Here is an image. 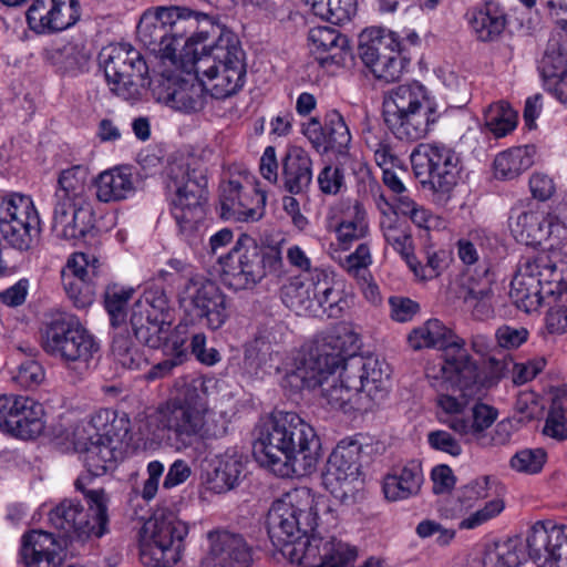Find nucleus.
I'll return each mask as SVG.
<instances>
[{
  "instance_id": "obj_31",
  "label": "nucleus",
  "mask_w": 567,
  "mask_h": 567,
  "mask_svg": "<svg viewBox=\"0 0 567 567\" xmlns=\"http://www.w3.org/2000/svg\"><path fill=\"white\" fill-rule=\"evenodd\" d=\"M308 40L321 68L343 66L347 64L348 58H351L348 38L332 27L318 25L311 28Z\"/></svg>"
},
{
  "instance_id": "obj_3",
  "label": "nucleus",
  "mask_w": 567,
  "mask_h": 567,
  "mask_svg": "<svg viewBox=\"0 0 567 567\" xmlns=\"http://www.w3.org/2000/svg\"><path fill=\"white\" fill-rule=\"evenodd\" d=\"M146 431L154 442L183 451L225 436L228 425L224 415L209 410L203 389L189 384L147 416Z\"/></svg>"
},
{
  "instance_id": "obj_29",
  "label": "nucleus",
  "mask_w": 567,
  "mask_h": 567,
  "mask_svg": "<svg viewBox=\"0 0 567 567\" xmlns=\"http://www.w3.org/2000/svg\"><path fill=\"white\" fill-rule=\"evenodd\" d=\"M493 285L494 277L488 265H480L462 285L463 305L474 319L484 320L493 316Z\"/></svg>"
},
{
  "instance_id": "obj_1",
  "label": "nucleus",
  "mask_w": 567,
  "mask_h": 567,
  "mask_svg": "<svg viewBox=\"0 0 567 567\" xmlns=\"http://www.w3.org/2000/svg\"><path fill=\"white\" fill-rule=\"evenodd\" d=\"M322 506L329 508L309 487L285 493L268 511V535L282 556L299 567H348L355 558V550L348 544L336 538L310 537Z\"/></svg>"
},
{
  "instance_id": "obj_63",
  "label": "nucleus",
  "mask_w": 567,
  "mask_h": 567,
  "mask_svg": "<svg viewBox=\"0 0 567 567\" xmlns=\"http://www.w3.org/2000/svg\"><path fill=\"white\" fill-rule=\"evenodd\" d=\"M317 183L324 195H337L344 185L343 169L338 166L326 165L318 174Z\"/></svg>"
},
{
  "instance_id": "obj_52",
  "label": "nucleus",
  "mask_w": 567,
  "mask_h": 567,
  "mask_svg": "<svg viewBox=\"0 0 567 567\" xmlns=\"http://www.w3.org/2000/svg\"><path fill=\"white\" fill-rule=\"evenodd\" d=\"M171 326L172 323H162L151 317L146 321H138L137 312L131 311L130 327L135 339L152 349L161 348Z\"/></svg>"
},
{
  "instance_id": "obj_21",
  "label": "nucleus",
  "mask_w": 567,
  "mask_h": 567,
  "mask_svg": "<svg viewBox=\"0 0 567 567\" xmlns=\"http://www.w3.org/2000/svg\"><path fill=\"white\" fill-rule=\"evenodd\" d=\"M184 301L189 316L212 330L219 329L227 320L226 296L208 279H189L185 286Z\"/></svg>"
},
{
  "instance_id": "obj_22",
  "label": "nucleus",
  "mask_w": 567,
  "mask_h": 567,
  "mask_svg": "<svg viewBox=\"0 0 567 567\" xmlns=\"http://www.w3.org/2000/svg\"><path fill=\"white\" fill-rule=\"evenodd\" d=\"M205 86L200 81L185 79L178 74H161L154 79L152 94L154 99L167 106L192 113L200 111L205 105Z\"/></svg>"
},
{
  "instance_id": "obj_48",
  "label": "nucleus",
  "mask_w": 567,
  "mask_h": 567,
  "mask_svg": "<svg viewBox=\"0 0 567 567\" xmlns=\"http://www.w3.org/2000/svg\"><path fill=\"white\" fill-rule=\"evenodd\" d=\"M245 464L236 453H225L217 458L212 477L213 488L217 493L228 492L239 485L244 477Z\"/></svg>"
},
{
  "instance_id": "obj_57",
  "label": "nucleus",
  "mask_w": 567,
  "mask_h": 567,
  "mask_svg": "<svg viewBox=\"0 0 567 567\" xmlns=\"http://www.w3.org/2000/svg\"><path fill=\"white\" fill-rule=\"evenodd\" d=\"M523 266L532 277L535 278L536 282L540 286L551 282L559 277H563L561 272L558 271L556 264L550 259L549 255L543 252L538 254L533 258H527Z\"/></svg>"
},
{
  "instance_id": "obj_24",
  "label": "nucleus",
  "mask_w": 567,
  "mask_h": 567,
  "mask_svg": "<svg viewBox=\"0 0 567 567\" xmlns=\"http://www.w3.org/2000/svg\"><path fill=\"white\" fill-rule=\"evenodd\" d=\"M99 260L84 252L74 254L62 271V284L68 297L78 308L94 301Z\"/></svg>"
},
{
  "instance_id": "obj_46",
  "label": "nucleus",
  "mask_w": 567,
  "mask_h": 567,
  "mask_svg": "<svg viewBox=\"0 0 567 567\" xmlns=\"http://www.w3.org/2000/svg\"><path fill=\"white\" fill-rule=\"evenodd\" d=\"M528 556L526 539L512 537L498 542L484 557V567H518Z\"/></svg>"
},
{
  "instance_id": "obj_28",
  "label": "nucleus",
  "mask_w": 567,
  "mask_h": 567,
  "mask_svg": "<svg viewBox=\"0 0 567 567\" xmlns=\"http://www.w3.org/2000/svg\"><path fill=\"white\" fill-rule=\"evenodd\" d=\"M497 415V410L488 404L476 405L473 409L471 425L457 422L454 427L462 433V436H466L482 447L505 445L511 440L509 422H498L492 431H488Z\"/></svg>"
},
{
  "instance_id": "obj_64",
  "label": "nucleus",
  "mask_w": 567,
  "mask_h": 567,
  "mask_svg": "<svg viewBox=\"0 0 567 567\" xmlns=\"http://www.w3.org/2000/svg\"><path fill=\"white\" fill-rule=\"evenodd\" d=\"M45 378L42 365L34 360H27L20 364L14 380L23 388L31 389L40 385Z\"/></svg>"
},
{
  "instance_id": "obj_4",
  "label": "nucleus",
  "mask_w": 567,
  "mask_h": 567,
  "mask_svg": "<svg viewBox=\"0 0 567 567\" xmlns=\"http://www.w3.org/2000/svg\"><path fill=\"white\" fill-rule=\"evenodd\" d=\"M207 167L189 153L174 155L166 167V190L178 236L192 247L203 243L206 231Z\"/></svg>"
},
{
  "instance_id": "obj_61",
  "label": "nucleus",
  "mask_w": 567,
  "mask_h": 567,
  "mask_svg": "<svg viewBox=\"0 0 567 567\" xmlns=\"http://www.w3.org/2000/svg\"><path fill=\"white\" fill-rule=\"evenodd\" d=\"M186 341V324L181 323L173 331L171 329L167 331V338L164 339L161 347L166 355L181 359L184 362L187 359Z\"/></svg>"
},
{
  "instance_id": "obj_20",
  "label": "nucleus",
  "mask_w": 567,
  "mask_h": 567,
  "mask_svg": "<svg viewBox=\"0 0 567 567\" xmlns=\"http://www.w3.org/2000/svg\"><path fill=\"white\" fill-rule=\"evenodd\" d=\"M134 290L117 285L109 286L104 293V306L115 329L112 354L123 368L137 370L146 363V359L128 334L125 324V308Z\"/></svg>"
},
{
  "instance_id": "obj_36",
  "label": "nucleus",
  "mask_w": 567,
  "mask_h": 567,
  "mask_svg": "<svg viewBox=\"0 0 567 567\" xmlns=\"http://www.w3.org/2000/svg\"><path fill=\"white\" fill-rule=\"evenodd\" d=\"M96 198L102 203L127 199L135 193V183L131 169L114 167L106 169L94 179Z\"/></svg>"
},
{
  "instance_id": "obj_43",
  "label": "nucleus",
  "mask_w": 567,
  "mask_h": 567,
  "mask_svg": "<svg viewBox=\"0 0 567 567\" xmlns=\"http://www.w3.org/2000/svg\"><path fill=\"white\" fill-rule=\"evenodd\" d=\"M542 286L520 265L517 275L511 284L509 296L516 307L527 313L536 311L544 305Z\"/></svg>"
},
{
  "instance_id": "obj_58",
  "label": "nucleus",
  "mask_w": 567,
  "mask_h": 567,
  "mask_svg": "<svg viewBox=\"0 0 567 567\" xmlns=\"http://www.w3.org/2000/svg\"><path fill=\"white\" fill-rule=\"evenodd\" d=\"M52 58L64 71H81L90 59L84 48L78 43L64 44L53 52Z\"/></svg>"
},
{
  "instance_id": "obj_9",
  "label": "nucleus",
  "mask_w": 567,
  "mask_h": 567,
  "mask_svg": "<svg viewBox=\"0 0 567 567\" xmlns=\"http://www.w3.org/2000/svg\"><path fill=\"white\" fill-rule=\"evenodd\" d=\"M219 262L221 280L234 290L252 289L267 276L279 274L284 266L279 243H258L245 233Z\"/></svg>"
},
{
  "instance_id": "obj_56",
  "label": "nucleus",
  "mask_w": 567,
  "mask_h": 567,
  "mask_svg": "<svg viewBox=\"0 0 567 567\" xmlns=\"http://www.w3.org/2000/svg\"><path fill=\"white\" fill-rule=\"evenodd\" d=\"M281 293L287 307L296 311L311 308L313 303L312 274L309 282H305L300 278H293L282 287Z\"/></svg>"
},
{
  "instance_id": "obj_33",
  "label": "nucleus",
  "mask_w": 567,
  "mask_h": 567,
  "mask_svg": "<svg viewBox=\"0 0 567 567\" xmlns=\"http://www.w3.org/2000/svg\"><path fill=\"white\" fill-rule=\"evenodd\" d=\"M52 230L65 240L84 238L94 227V213L91 205L53 207Z\"/></svg>"
},
{
  "instance_id": "obj_23",
  "label": "nucleus",
  "mask_w": 567,
  "mask_h": 567,
  "mask_svg": "<svg viewBox=\"0 0 567 567\" xmlns=\"http://www.w3.org/2000/svg\"><path fill=\"white\" fill-rule=\"evenodd\" d=\"M80 16L78 0H33L27 10V22L38 34H52L74 25Z\"/></svg>"
},
{
  "instance_id": "obj_54",
  "label": "nucleus",
  "mask_w": 567,
  "mask_h": 567,
  "mask_svg": "<svg viewBox=\"0 0 567 567\" xmlns=\"http://www.w3.org/2000/svg\"><path fill=\"white\" fill-rule=\"evenodd\" d=\"M338 239L343 245H350L367 236L369 231L365 210L361 204L355 203L336 228Z\"/></svg>"
},
{
  "instance_id": "obj_11",
  "label": "nucleus",
  "mask_w": 567,
  "mask_h": 567,
  "mask_svg": "<svg viewBox=\"0 0 567 567\" xmlns=\"http://www.w3.org/2000/svg\"><path fill=\"white\" fill-rule=\"evenodd\" d=\"M352 334L332 330L317 338L307 351L295 360L293 368L282 378V386L292 392L322 386L338 370L341 355L347 352V344Z\"/></svg>"
},
{
  "instance_id": "obj_34",
  "label": "nucleus",
  "mask_w": 567,
  "mask_h": 567,
  "mask_svg": "<svg viewBox=\"0 0 567 567\" xmlns=\"http://www.w3.org/2000/svg\"><path fill=\"white\" fill-rule=\"evenodd\" d=\"M424 477L421 464L410 461L403 466H395L383 478V493L388 501L408 499L420 493Z\"/></svg>"
},
{
  "instance_id": "obj_53",
  "label": "nucleus",
  "mask_w": 567,
  "mask_h": 567,
  "mask_svg": "<svg viewBox=\"0 0 567 567\" xmlns=\"http://www.w3.org/2000/svg\"><path fill=\"white\" fill-rule=\"evenodd\" d=\"M0 233L6 243L19 251H32L40 241V225H9L0 223Z\"/></svg>"
},
{
  "instance_id": "obj_7",
  "label": "nucleus",
  "mask_w": 567,
  "mask_h": 567,
  "mask_svg": "<svg viewBox=\"0 0 567 567\" xmlns=\"http://www.w3.org/2000/svg\"><path fill=\"white\" fill-rule=\"evenodd\" d=\"M354 337L341 355L339 384L328 380L322 385V394L333 408H343L358 394H365L373 402L382 401L388 394V367L374 355L355 353Z\"/></svg>"
},
{
  "instance_id": "obj_25",
  "label": "nucleus",
  "mask_w": 567,
  "mask_h": 567,
  "mask_svg": "<svg viewBox=\"0 0 567 567\" xmlns=\"http://www.w3.org/2000/svg\"><path fill=\"white\" fill-rule=\"evenodd\" d=\"M408 342L413 350L440 348L443 362L440 365L439 372L446 369L450 355L454 357L457 361L461 355L471 357L465 349V341L455 336L452 330L447 329L437 319H430L422 326L413 329L408 336Z\"/></svg>"
},
{
  "instance_id": "obj_45",
  "label": "nucleus",
  "mask_w": 567,
  "mask_h": 567,
  "mask_svg": "<svg viewBox=\"0 0 567 567\" xmlns=\"http://www.w3.org/2000/svg\"><path fill=\"white\" fill-rule=\"evenodd\" d=\"M312 297L330 318H339L347 306L341 291L334 289L329 276L319 269L312 272Z\"/></svg>"
},
{
  "instance_id": "obj_5",
  "label": "nucleus",
  "mask_w": 567,
  "mask_h": 567,
  "mask_svg": "<svg viewBox=\"0 0 567 567\" xmlns=\"http://www.w3.org/2000/svg\"><path fill=\"white\" fill-rule=\"evenodd\" d=\"M449 357V365L440 371L441 377L426 373L431 384L437 391L436 403L441 409V422L455 433H462L454 427L457 422L468 425L473 422V409L482 405L480 402L482 384L477 363L472 357Z\"/></svg>"
},
{
  "instance_id": "obj_35",
  "label": "nucleus",
  "mask_w": 567,
  "mask_h": 567,
  "mask_svg": "<svg viewBox=\"0 0 567 567\" xmlns=\"http://www.w3.org/2000/svg\"><path fill=\"white\" fill-rule=\"evenodd\" d=\"M312 159L301 147H291L282 159V181L286 192L307 194L312 184Z\"/></svg>"
},
{
  "instance_id": "obj_14",
  "label": "nucleus",
  "mask_w": 567,
  "mask_h": 567,
  "mask_svg": "<svg viewBox=\"0 0 567 567\" xmlns=\"http://www.w3.org/2000/svg\"><path fill=\"white\" fill-rule=\"evenodd\" d=\"M89 508L74 499H64L50 512V522L65 533L80 538H101L109 532L107 498L102 488L86 489Z\"/></svg>"
},
{
  "instance_id": "obj_41",
  "label": "nucleus",
  "mask_w": 567,
  "mask_h": 567,
  "mask_svg": "<svg viewBox=\"0 0 567 567\" xmlns=\"http://www.w3.org/2000/svg\"><path fill=\"white\" fill-rule=\"evenodd\" d=\"M44 425L43 405L29 396H22L10 435L33 440L43 432Z\"/></svg>"
},
{
  "instance_id": "obj_15",
  "label": "nucleus",
  "mask_w": 567,
  "mask_h": 567,
  "mask_svg": "<svg viewBox=\"0 0 567 567\" xmlns=\"http://www.w3.org/2000/svg\"><path fill=\"white\" fill-rule=\"evenodd\" d=\"M187 525L173 513L146 522L140 543V559L148 567H172L179 559Z\"/></svg>"
},
{
  "instance_id": "obj_62",
  "label": "nucleus",
  "mask_w": 567,
  "mask_h": 567,
  "mask_svg": "<svg viewBox=\"0 0 567 567\" xmlns=\"http://www.w3.org/2000/svg\"><path fill=\"white\" fill-rule=\"evenodd\" d=\"M504 502L501 498H494L485 504L483 508L472 513L468 517L464 518L460 523L462 529H473L484 523L488 522L493 517L497 516L504 509Z\"/></svg>"
},
{
  "instance_id": "obj_59",
  "label": "nucleus",
  "mask_w": 567,
  "mask_h": 567,
  "mask_svg": "<svg viewBox=\"0 0 567 567\" xmlns=\"http://www.w3.org/2000/svg\"><path fill=\"white\" fill-rule=\"evenodd\" d=\"M547 458V453L542 447L524 449L518 451L511 460V466L528 474L538 473Z\"/></svg>"
},
{
  "instance_id": "obj_60",
  "label": "nucleus",
  "mask_w": 567,
  "mask_h": 567,
  "mask_svg": "<svg viewBox=\"0 0 567 567\" xmlns=\"http://www.w3.org/2000/svg\"><path fill=\"white\" fill-rule=\"evenodd\" d=\"M372 262L370 247L367 243L360 244L357 249L346 257L343 268L349 275L353 276L358 280H364L367 282V276H370L368 267Z\"/></svg>"
},
{
  "instance_id": "obj_19",
  "label": "nucleus",
  "mask_w": 567,
  "mask_h": 567,
  "mask_svg": "<svg viewBox=\"0 0 567 567\" xmlns=\"http://www.w3.org/2000/svg\"><path fill=\"white\" fill-rule=\"evenodd\" d=\"M363 445L355 437L341 440L329 456L326 484L341 504L355 503Z\"/></svg>"
},
{
  "instance_id": "obj_6",
  "label": "nucleus",
  "mask_w": 567,
  "mask_h": 567,
  "mask_svg": "<svg viewBox=\"0 0 567 567\" xmlns=\"http://www.w3.org/2000/svg\"><path fill=\"white\" fill-rule=\"evenodd\" d=\"M210 28L213 33L218 32V39L203 55L197 56L195 53L192 71L206 92L221 100L243 87L246 75L245 53L234 32L214 23Z\"/></svg>"
},
{
  "instance_id": "obj_42",
  "label": "nucleus",
  "mask_w": 567,
  "mask_h": 567,
  "mask_svg": "<svg viewBox=\"0 0 567 567\" xmlns=\"http://www.w3.org/2000/svg\"><path fill=\"white\" fill-rule=\"evenodd\" d=\"M534 146H518L499 153L494 159V175L497 179L512 181L534 164Z\"/></svg>"
},
{
  "instance_id": "obj_13",
  "label": "nucleus",
  "mask_w": 567,
  "mask_h": 567,
  "mask_svg": "<svg viewBox=\"0 0 567 567\" xmlns=\"http://www.w3.org/2000/svg\"><path fill=\"white\" fill-rule=\"evenodd\" d=\"M110 412L100 411L74 432L75 449L83 453L86 472L75 481V488L84 492L93 477L104 475L114 467L115 452L107 430Z\"/></svg>"
},
{
  "instance_id": "obj_2",
  "label": "nucleus",
  "mask_w": 567,
  "mask_h": 567,
  "mask_svg": "<svg viewBox=\"0 0 567 567\" xmlns=\"http://www.w3.org/2000/svg\"><path fill=\"white\" fill-rule=\"evenodd\" d=\"M256 461L280 477L311 474L318 464L320 440L297 413L276 411L257 427Z\"/></svg>"
},
{
  "instance_id": "obj_37",
  "label": "nucleus",
  "mask_w": 567,
  "mask_h": 567,
  "mask_svg": "<svg viewBox=\"0 0 567 567\" xmlns=\"http://www.w3.org/2000/svg\"><path fill=\"white\" fill-rule=\"evenodd\" d=\"M87 171L81 165L61 172L54 192L53 207L91 205L87 196Z\"/></svg>"
},
{
  "instance_id": "obj_51",
  "label": "nucleus",
  "mask_w": 567,
  "mask_h": 567,
  "mask_svg": "<svg viewBox=\"0 0 567 567\" xmlns=\"http://www.w3.org/2000/svg\"><path fill=\"white\" fill-rule=\"evenodd\" d=\"M324 145L322 152H336L346 155L351 143V134L341 114L329 112L324 117Z\"/></svg>"
},
{
  "instance_id": "obj_55",
  "label": "nucleus",
  "mask_w": 567,
  "mask_h": 567,
  "mask_svg": "<svg viewBox=\"0 0 567 567\" xmlns=\"http://www.w3.org/2000/svg\"><path fill=\"white\" fill-rule=\"evenodd\" d=\"M485 125L491 133L501 138L514 131L517 113L506 102H498L487 107L484 114Z\"/></svg>"
},
{
  "instance_id": "obj_18",
  "label": "nucleus",
  "mask_w": 567,
  "mask_h": 567,
  "mask_svg": "<svg viewBox=\"0 0 567 567\" xmlns=\"http://www.w3.org/2000/svg\"><path fill=\"white\" fill-rule=\"evenodd\" d=\"M358 55L372 74L386 83L398 81L404 69L398 35L381 28L363 30L359 35Z\"/></svg>"
},
{
  "instance_id": "obj_17",
  "label": "nucleus",
  "mask_w": 567,
  "mask_h": 567,
  "mask_svg": "<svg viewBox=\"0 0 567 567\" xmlns=\"http://www.w3.org/2000/svg\"><path fill=\"white\" fill-rule=\"evenodd\" d=\"M104 74L110 90L126 101L142 96L154 80L148 79V66L142 54L130 45L113 47L107 55L102 53Z\"/></svg>"
},
{
  "instance_id": "obj_12",
  "label": "nucleus",
  "mask_w": 567,
  "mask_h": 567,
  "mask_svg": "<svg viewBox=\"0 0 567 567\" xmlns=\"http://www.w3.org/2000/svg\"><path fill=\"white\" fill-rule=\"evenodd\" d=\"M186 21H189V28L193 30L197 29L200 21L210 25L213 23L206 13L187 7L173 6L161 8L154 21L141 20L137 25V37L150 51L177 64L179 49L186 47L189 41H195L194 32L189 37L182 32ZM199 40L196 39V41Z\"/></svg>"
},
{
  "instance_id": "obj_10",
  "label": "nucleus",
  "mask_w": 567,
  "mask_h": 567,
  "mask_svg": "<svg viewBox=\"0 0 567 567\" xmlns=\"http://www.w3.org/2000/svg\"><path fill=\"white\" fill-rule=\"evenodd\" d=\"M43 350L60 360L81 380L90 369V362L99 350L94 337L73 316L60 312L51 317L42 330Z\"/></svg>"
},
{
  "instance_id": "obj_40",
  "label": "nucleus",
  "mask_w": 567,
  "mask_h": 567,
  "mask_svg": "<svg viewBox=\"0 0 567 567\" xmlns=\"http://www.w3.org/2000/svg\"><path fill=\"white\" fill-rule=\"evenodd\" d=\"M21 555L27 567H55L56 553L51 534L33 530L22 538Z\"/></svg>"
},
{
  "instance_id": "obj_39",
  "label": "nucleus",
  "mask_w": 567,
  "mask_h": 567,
  "mask_svg": "<svg viewBox=\"0 0 567 567\" xmlns=\"http://www.w3.org/2000/svg\"><path fill=\"white\" fill-rule=\"evenodd\" d=\"M470 23L480 41H494L506 27V13L498 3L487 1L473 9Z\"/></svg>"
},
{
  "instance_id": "obj_26",
  "label": "nucleus",
  "mask_w": 567,
  "mask_h": 567,
  "mask_svg": "<svg viewBox=\"0 0 567 567\" xmlns=\"http://www.w3.org/2000/svg\"><path fill=\"white\" fill-rule=\"evenodd\" d=\"M528 557L533 560L544 558V566L567 567V529L553 525L546 527L536 523L526 537Z\"/></svg>"
},
{
  "instance_id": "obj_27",
  "label": "nucleus",
  "mask_w": 567,
  "mask_h": 567,
  "mask_svg": "<svg viewBox=\"0 0 567 567\" xmlns=\"http://www.w3.org/2000/svg\"><path fill=\"white\" fill-rule=\"evenodd\" d=\"M266 195L255 187L244 189L238 181H229L221 188V216L237 221H256L265 214Z\"/></svg>"
},
{
  "instance_id": "obj_44",
  "label": "nucleus",
  "mask_w": 567,
  "mask_h": 567,
  "mask_svg": "<svg viewBox=\"0 0 567 567\" xmlns=\"http://www.w3.org/2000/svg\"><path fill=\"white\" fill-rule=\"evenodd\" d=\"M137 312V320L153 318L162 323H173L174 315L168 298L164 290L158 287L146 289L143 296L134 302L132 310Z\"/></svg>"
},
{
  "instance_id": "obj_16",
  "label": "nucleus",
  "mask_w": 567,
  "mask_h": 567,
  "mask_svg": "<svg viewBox=\"0 0 567 567\" xmlns=\"http://www.w3.org/2000/svg\"><path fill=\"white\" fill-rule=\"evenodd\" d=\"M410 158L415 176L434 193L449 196L457 185L462 167L453 148L439 143H422Z\"/></svg>"
},
{
  "instance_id": "obj_49",
  "label": "nucleus",
  "mask_w": 567,
  "mask_h": 567,
  "mask_svg": "<svg viewBox=\"0 0 567 567\" xmlns=\"http://www.w3.org/2000/svg\"><path fill=\"white\" fill-rule=\"evenodd\" d=\"M537 70L548 91L563 76V73L567 71V52L558 41H548L537 62Z\"/></svg>"
},
{
  "instance_id": "obj_50",
  "label": "nucleus",
  "mask_w": 567,
  "mask_h": 567,
  "mask_svg": "<svg viewBox=\"0 0 567 567\" xmlns=\"http://www.w3.org/2000/svg\"><path fill=\"white\" fill-rule=\"evenodd\" d=\"M315 16L342 24L351 20L357 12L358 0H303Z\"/></svg>"
},
{
  "instance_id": "obj_47",
  "label": "nucleus",
  "mask_w": 567,
  "mask_h": 567,
  "mask_svg": "<svg viewBox=\"0 0 567 567\" xmlns=\"http://www.w3.org/2000/svg\"><path fill=\"white\" fill-rule=\"evenodd\" d=\"M0 223L9 225H40V217L31 197L12 194L1 204Z\"/></svg>"
},
{
  "instance_id": "obj_38",
  "label": "nucleus",
  "mask_w": 567,
  "mask_h": 567,
  "mask_svg": "<svg viewBox=\"0 0 567 567\" xmlns=\"http://www.w3.org/2000/svg\"><path fill=\"white\" fill-rule=\"evenodd\" d=\"M380 227L385 241L404 258L410 269L417 274L415 256L412 252V238L406 223L400 219L396 212L382 210Z\"/></svg>"
},
{
  "instance_id": "obj_8",
  "label": "nucleus",
  "mask_w": 567,
  "mask_h": 567,
  "mask_svg": "<svg viewBox=\"0 0 567 567\" xmlns=\"http://www.w3.org/2000/svg\"><path fill=\"white\" fill-rule=\"evenodd\" d=\"M382 107L388 130L395 138L408 143L424 138L440 117L425 86L419 82L388 91Z\"/></svg>"
},
{
  "instance_id": "obj_30",
  "label": "nucleus",
  "mask_w": 567,
  "mask_h": 567,
  "mask_svg": "<svg viewBox=\"0 0 567 567\" xmlns=\"http://www.w3.org/2000/svg\"><path fill=\"white\" fill-rule=\"evenodd\" d=\"M512 231L526 245H542L551 237L561 238L565 226L557 216L542 210H523L511 224Z\"/></svg>"
},
{
  "instance_id": "obj_32",
  "label": "nucleus",
  "mask_w": 567,
  "mask_h": 567,
  "mask_svg": "<svg viewBox=\"0 0 567 567\" xmlns=\"http://www.w3.org/2000/svg\"><path fill=\"white\" fill-rule=\"evenodd\" d=\"M209 555L215 565L220 567H250L252 547L246 538L228 530H216L208 534Z\"/></svg>"
}]
</instances>
